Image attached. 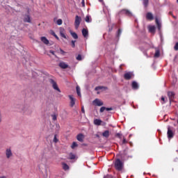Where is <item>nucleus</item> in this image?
I'll list each match as a JSON object with an SVG mask.
<instances>
[{
	"label": "nucleus",
	"instance_id": "ddd939ff",
	"mask_svg": "<svg viewBox=\"0 0 178 178\" xmlns=\"http://www.w3.org/2000/svg\"><path fill=\"white\" fill-rule=\"evenodd\" d=\"M58 66L61 68V69H67V67H69V65L66 64V63L65 62H60L58 65Z\"/></svg>",
	"mask_w": 178,
	"mask_h": 178
},
{
	"label": "nucleus",
	"instance_id": "5701e85b",
	"mask_svg": "<svg viewBox=\"0 0 178 178\" xmlns=\"http://www.w3.org/2000/svg\"><path fill=\"white\" fill-rule=\"evenodd\" d=\"M102 123V121L101 120L96 119L94 120V124L96 126H101V124Z\"/></svg>",
	"mask_w": 178,
	"mask_h": 178
},
{
	"label": "nucleus",
	"instance_id": "09e8293b",
	"mask_svg": "<svg viewBox=\"0 0 178 178\" xmlns=\"http://www.w3.org/2000/svg\"><path fill=\"white\" fill-rule=\"evenodd\" d=\"M81 3H82V6H86V3H84V0H82V2H81Z\"/></svg>",
	"mask_w": 178,
	"mask_h": 178
},
{
	"label": "nucleus",
	"instance_id": "9d476101",
	"mask_svg": "<svg viewBox=\"0 0 178 178\" xmlns=\"http://www.w3.org/2000/svg\"><path fill=\"white\" fill-rule=\"evenodd\" d=\"M65 29L63 27L60 28V37H62L63 38H65V40H67V37H66V35L65 34Z\"/></svg>",
	"mask_w": 178,
	"mask_h": 178
},
{
	"label": "nucleus",
	"instance_id": "4468645a",
	"mask_svg": "<svg viewBox=\"0 0 178 178\" xmlns=\"http://www.w3.org/2000/svg\"><path fill=\"white\" fill-rule=\"evenodd\" d=\"M156 20V24L157 25L158 30L161 31V28L162 27V24L161 23V20L158 19V17L155 18Z\"/></svg>",
	"mask_w": 178,
	"mask_h": 178
},
{
	"label": "nucleus",
	"instance_id": "de8ad7c7",
	"mask_svg": "<svg viewBox=\"0 0 178 178\" xmlns=\"http://www.w3.org/2000/svg\"><path fill=\"white\" fill-rule=\"evenodd\" d=\"M49 53L50 54H52V55H55V51H52V50H50L49 51Z\"/></svg>",
	"mask_w": 178,
	"mask_h": 178
},
{
	"label": "nucleus",
	"instance_id": "7c9ffc66",
	"mask_svg": "<svg viewBox=\"0 0 178 178\" xmlns=\"http://www.w3.org/2000/svg\"><path fill=\"white\" fill-rule=\"evenodd\" d=\"M159 55H161L159 50H156L154 54V58H159Z\"/></svg>",
	"mask_w": 178,
	"mask_h": 178
},
{
	"label": "nucleus",
	"instance_id": "a18cd8bd",
	"mask_svg": "<svg viewBox=\"0 0 178 178\" xmlns=\"http://www.w3.org/2000/svg\"><path fill=\"white\" fill-rule=\"evenodd\" d=\"M126 143H127V140H126V138H123L122 144H126Z\"/></svg>",
	"mask_w": 178,
	"mask_h": 178
},
{
	"label": "nucleus",
	"instance_id": "f257e3e1",
	"mask_svg": "<svg viewBox=\"0 0 178 178\" xmlns=\"http://www.w3.org/2000/svg\"><path fill=\"white\" fill-rule=\"evenodd\" d=\"M115 168L116 170L120 172L123 169V162L120 159H118L115 162Z\"/></svg>",
	"mask_w": 178,
	"mask_h": 178
},
{
	"label": "nucleus",
	"instance_id": "0eeeda50",
	"mask_svg": "<svg viewBox=\"0 0 178 178\" xmlns=\"http://www.w3.org/2000/svg\"><path fill=\"white\" fill-rule=\"evenodd\" d=\"M167 135H168V138L169 140L173 138V136H175V134L173 133V131H172V129H170V127H168Z\"/></svg>",
	"mask_w": 178,
	"mask_h": 178
},
{
	"label": "nucleus",
	"instance_id": "6ab92c4d",
	"mask_svg": "<svg viewBox=\"0 0 178 178\" xmlns=\"http://www.w3.org/2000/svg\"><path fill=\"white\" fill-rule=\"evenodd\" d=\"M6 155L8 159L10 158V156H12V155H13L12 150H10V149H7L6 152Z\"/></svg>",
	"mask_w": 178,
	"mask_h": 178
},
{
	"label": "nucleus",
	"instance_id": "412c9836",
	"mask_svg": "<svg viewBox=\"0 0 178 178\" xmlns=\"http://www.w3.org/2000/svg\"><path fill=\"white\" fill-rule=\"evenodd\" d=\"M102 136L105 138H108L109 137V131L106 130L102 134Z\"/></svg>",
	"mask_w": 178,
	"mask_h": 178
},
{
	"label": "nucleus",
	"instance_id": "c9c22d12",
	"mask_svg": "<svg viewBox=\"0 0 178 178\" xmlns=\"http://www.w3.org/2000/svg\"><path fill=\"white\" fill-rule=\"evenodd\" d=\"M62 23H63L62 19H58L57 20V24H58V26H62Z\"/></svg>",
	"mask_w": 178,
	"mask_h": 178
},
{
	"label": "nucleus",
	"instance_id": "a878e982",
	"mask_svg": "<svg viewBox=\"0 0 178 178\" xmlns=\"http://www.w3.org/2000/svg\"><path fill=\"white\" fill-rule=\"evenodd\" d=\"M91 17L90 15H87L85 18V22H86V23H91Z\"/></svg>",
	"mask_w": 178,
	"mask_h": 178
},
{
	"label": "nucleus",
	"instance_id": "aec40b11",
	"mask_svg": "<svg viewBox=\"0 0 178 178\" xmlns=\"http://www.w3.org/2000/svg\"><path fill=\"white\" fill-rule=\"evenodd\" d=\"M168 97L170 98V101H172V99H173V98H175V92H168Z\"/></svg>",
	"mask_w": 178,
	"mask_h": 178
},
{
	"label": "nucleus",
	"instance_id": "13d9d810",
	"mask_svg": "<svg viewBox=\"0 0 178 178\" xmlns=\"http://www.w3.org/2000/svg\"><path fill=\"white\" fill-rule=\"evenodd\" d=\"M177 3H178V0H177Z\"/></svg>",
	"mask_w": 178,
	"mask_h": 178
},
{
	"label": "nucleus",
	"instance_id": "1a4fd4ad",
	"mask_svg": "<svg viewBox=\"0 0 178 178\" xmlns=\"http://www.w3.org/2000/svg\"><path fill=\"white\" fill-rule=\"evenodd\" d=\"M94 105H96V106H102L104 105V102L102 101L99 100V99H95L93 101Z\"/></svg>",
	"mask_w": 178,
	"mask_h": 178
},
{
	"label": "nucleus",
	"instance_id": "c03bdc74",
	"mask_svg": "<svg viewBox=\"0 0 178 178\" xmlns=\"http://www.w3.org/2000/svg\"><path fill=\"white\" fill-rule=\"evenodd\" d=\"M2 122V113L0 111V123Z\"/></svg>",
	"mask_w": 178,
	"mask_h": 178
},
{
	"label": "nucleus",
	"instance_id": "4c0bfd02",
	"mask_svg": "<svg viewBox=\"0 0 178 178\" xmlns=\"http://www.w3.org/2000/svg\"><path fill=\"white\" fill-rule=\"evenodd\" d=\"M54 143H58V141H59V140L58 139V138H56V135H54V138L53 140Z\"/></svg>",
	"mask_w": 178,
	"mask_h": 178
},
{
	"label": "nucleus",
	"instance_id": "7ed1b4c3",
	"mask_svg": "<svg viewBox=\"0 0 178 178\" xmlns=\"http://www.w3.org/2000/svg\"><path fill=\"white\" fill-rule=\"evenodd\" d=\"M20 109L24 112V113H31V111L30 110V107L29 106H20Z\"/></svg>",
	"mask_w": 178,
	"mask_h": 178
},
{
	"label": "nucleus",
	"instance_id": "c756f323",
	"mask_svg": "<svg viewBox=\"0 0 178 178\" xmlns=\"http://www.w3.org/2000/svg\"><path fill=\"white\" fill-rule=\"evenodd\" d=\"M161 104H166L168 102V98H165L163 96L161 97Z\"/></svg>",
	"mask_w": 178,
	"mask_h": 178
},
{
	"label": "nucleus",
	"instance_id": "cd10ccee",
	"mask_svg": "<svg viewBox=\"0 0 178 178\" xmlns=\"http://www.w3.org/2000/svg\"><path fill=\"white\" fill-rule=\"evenodd\" d=\"M69 159H76V155L73 153H70Z\"/></svg>",
	"mask_w": 178,
	"mask_h": 178
},
{
	"label": "nucleus",
	"instance_id": "f704fd0d",
	"mask_svg": "<svg viewBox=\"0 0 178 178\" xmlns=\"http://www.w3.org/2000/svg\"><path fill=\"white\" fill-rule=\"evenodd\" d=\"M148 2H149V0H143V5L145 8H147V6H148Z\"/></svg>",
	"mask_w": 178,
	"mask_h": 178
},
{
	"label": "nucleus",
	"instance_id": "393cba45",
	"mask_svg": "<svg viewBox=\"0 0 178 178\" xmlns=\"http://www.w3.org/2000/svg\"><path fill=\"white\" fill-rule=\"evenodd\" d=\"M62 165H63V169L64 170H69L70 168L67 164H66L65 163H62Z\"/></svg>",
	"mask_w": 178,
	"mask_h": 178
},
{
	"label": "nucleus",
	"instance_id": "e433bc0d",
	"mask_svg": "<svg viewBox=\"0 0 178 178\" xmlns=\"http://www.w3.org/2000/svg\"><path fill=\"white\" fill-rule=\"evenodd\" d=\"M51 35H54V37H55L56 40H59V37H58V35H56V33H55V32H52Z\"/></svg>",
	"mask_w": 178,
	"mask_h": 178
},
{
	"label": "nucleus",
	"instance_id": "79ce46f5",
	"mask_svg": "<svg viewBox=\"0 0 178 178\" xmlns=\"http://www.w3.org/2000/svg\"><path fill=\"white\" fill-rule=\"evenodd\" d=\"M76 60H81V55L79 54L76 57Z\"/></svg>",
	"mask_w": 178,
	"mask_h": 178
},
{
	"label": "nucleus",
	"instance_id": "c85d7f7f",
	"mask_svg": "<svg viewBox=\"0 0 178 178\" xmlns=\"http://www.w3.org/2000/svg\"><path fill=\"white\" fill-rule=\"evenodd\" d=\"M95 91H99V90H105V87L104 86H97L95 88Z\"/></svg>",
	"mask_w": 178,
	"mask_h": 178
},
{
	"label": "nucleus",
	"instance_id": "b1692460",
	"mask_svg": "<svg viewBox=\"0 0 178 178\" xmlns=\"http://www.w3.org/2000/svg\"><path fill=\"white\" fill-rule=\"evenodd\" d=\"M70 34L72 37L74 38V40H77V38H79V35H77V33H76L75 32L70 31Z\"/></svg>",
	"mask_w": 178,
	"mask_h": 178
},
{
	"label": "nucleus",
	"instance_id": "2f4dec72",
	"mask_svg": "<svg viewBox=\"0 0 178 178\" xmlns=\"http://www.w3.org/2000/svg\"><path fill=\"white\" fill-rule=\"evenodd\" d=\"M76 92H77V95H79V97H81V92H80V87L76 86Z\"/></svg>",
	"mask_w": 178,
	"mask_h": 178
},
{
	"label": "nucleus",
	"instance_id": "f3484780",
	"mask_svg": "<svg viewBox=\"0 0 178 178\" xmlns=\"http://www.w3.org/2000/svg\"><path fill=\"white\" fill-rule=\"evenodd\" d=\"M40 40H41V41H42V42L43 43V44H45L46 45H48V44H49V40H48V39H47V38H45V37H42L41 38H40Z\"/></svg>",
	"mask_w": 178,
	"mask_h": 178
},
{
	"label": "nucleus",
	"instance_id": "603ef678",
	"mask_svg": "<svg viewBox=\"0 0 178 178\" xmlns=\"http://www.w3.org/2000/svg\"><path fill=\"white\" fill-rule=\"evenodd\" d=\"M95 136L97 138H99V134H96Z\"/></svg>",
	"mask_w": 178,
	"mask_h": 178
},
{
	"label": "nucleus",
	"instance_id": "4d7b16f0",
	"mask_svg": "<svg viewBox=\"0 0 178 178\" xmlns=\"http://www.w3.org/2000/svg\"><path fill=\"white\" fill-rule=\"evenodd\" d=\"M103 0H99V2H102Z\"/></svg>",
	"mask_w": 178,
	"mask_h": 178
},
{
	"label": "nucleus",
	"instance_id": "8fccbe9b",
	"mask_svg": "<svg viewBox=\"0 0 178 178\" xmlns=\"http://www.w3.org/2000/svg\"><path fill=\"white\" fill-rule=\"evenodd\" d=\"M106 111H112V107L106 108Z\"/></svg>",
	"mask_w": 178,
	"mask_h": 178
},
{
	"label": "nucleus",
	"instance_id": "f8f14e48",
	"mask_svg": "<svg viewBox=\"0 0 178 178\" xmlns=\"http://www.w3.org/2000/svg\"><path fill=\"white\" fill-rule=\"evenodd\" d=\"M24 22L25 23H31V17H30V15H26L24 16Z\"/></svg>",
	"mask_w": 178,
	"mask_h": 178
},
{
	"label": "nucleus",
	"instance_id": "a19ab883",
	"mask_svg": "<svg viewBox=\"0 0 178 178\" xmlns=\"http://www.w3.org/2000/svg\"><path fill=\"white\" fill-rule=\"evenodd\" d=\"M175 51H178V42H177L174 47Z\"/></svg>",
	"mask_w": 178,
	"mask_h": 178
},
{
	"label": "nucleus",
	"instance_id": "ea45409f",
	"mask_svg": "<svg viewBox=\"0 0 178 178\" xmlns=\"http://www.w3.org/2000/svg\"><path fill=\"white\" fill-rule=\"evenodd\" d=\"M106 107H104V106L101 107L100 113H102V112H104V111H106Z\"/></svg>",
	"mask_w": 178,
	"mask_h": 178
},
{
	"label": "nucleus",
	"instance_id": "423d86ee",
	"mask_svg": "<svg viewBox=\"0 0 178 178\" xmlns=\"http://www.w3.org/2000/svg\"><path fill=\"white\" fill-rule=\"evenodd\" d=\"M132 77H134V74L131 72H126L124 74V79H125V80H130Z\"/></svg>",
	"mask_w": 178,
	"mask_h": 178
},
{
	"label": "nucleus",
	"instance_id": "72a5a7b5",
	"mask_svg": "<svg viewBox=\"0 0 178 178\" xmlns=\"http://www.w3.org/2000/svg\"><path fill=\"white\" fill-rule=\"evenodd\" d=\"M71 47L72 48H75V47H76V40H72L71 41Z\"/></svg>",
	"mask_w": 178,
	"mask_h": 178
},
{
	"label": "nucleus",
	"instance_id": "864d4df0",
	"mask_svg": "<svg viewBox=\"0 0 178 178\" xmlns=\"http://www.w3.org/2000/svg\"><path fill=\"white\" fill-rule=\"evenodd\" d=\"M0 178H7L6 176H1Z\"/></svg>",
	"mask_w": 178,
	"mask_h": 178
},
{
	"label": "nucleus",
	"instance_id": "37998d69",
	"mask_svg": "<svg viewBox=\"0 0 178 178\" xmlns=\"http://www.w3.org/2000/svg\"><path fill=\"white\" fill-rule=\"evenodd\" d=\"M104 178H112V175H107Z\"/></svg>",
	"mask_w": 178,
	"mask_h": 178
},
{
	"label": "nucleus",
	"instance_id": "5fc2aeb1",
	"mask_svg": "<svg viewBox=\"0 0 178 178\" xmlns=\"http://www.w3.org/2000/svg\"><path fill=\"white\" fill-rule=\"evenodd\" d=\"M60 52H62V54H65V51L63 50H60Z\"/></svg>",
	"mask_w": 178,
	"mask_h": 178
},
{
	"label": "nucleus",
	"instance_id": "9b49d317",
	"mask_svg": "<svg viewBox=\"0 0 178 178\" xmlns=\"http://www.w3.org/2000/svg\"><path fill=\"white\" fill-rule=\"evenodd\" d=\"M76 139L78 140V141H79L80 143H83V141H84V136L83 135V134H79L76 136Z\"/></svg>",
	"mask_w": 178,
	"mask_h": 178
},
{
	"label": "nucleus",
	"instance_id": "473e14b6",
	"mask_svg": "<svg viewBox=\"0 0 178 178\" xmlns=\"http://www.w3.org/2000/svg\"><path fill=\"white\" fill-rule=\"evenodd\" d=\"M77 146H78L77 143L73 142V143H72V145H71V148H72V149H74V148H76V147H77Z\"/></svg>",
	"mask_w": 178,
	"mask_h": 178
},
{
	"label": "nucleus",
	"instance_id": "dca6fc26",
	"mask_svg": "<svg viewBox=\"0 0 178 178\" xmlns=\"http://www.w3.org/2000/svg\"><path fill=\"white\" fill-rule=\"evenodd\" d=\"M82 35L85 38H87V37H88V30L83 28L82 29Z\"/></svg>",
	"mask_w": 178,
	"mask_h": 178
},
{
	"label": "nucleus",
	"instance_id": "f03ea898",
	"mask_svg": "<svg viewBox=\"0 0 178 178\" xmlns=\"http://www.w3.org/2000/svg\"><path fill=\"white\" fill-rule=\"evenodd\" d=\"M50 83L52 85L54 90L60 92V89H59V87H58V83H56V81H54V79H50Z\"/></svg>",
	"mask_w": 178,
	"mask_h": 178
},
{
	"label": "nucleus",
	"instance_id": "bb28decb",
	"mask_svg": "<svg viewBox=\"0 0 178 178\" xmlns=\"http://www.w3.org/2000/svg\"><path fill=\"white\" fill-rule=\"evenodd\" d=\"M149 31L150 33H155V26H149Z\"/></svg>",
	"mask_w": 178,
	"mask_h": 178
},
{
	"label": "nucleus",
	"instance_id": "4be33fe9",
	"mask_svg": "<svg viewBox=\"0 0 178 178\" xmlns=\"http://www.w3.org/2000/svg\"><path fill=\"white\" fill-rule=\"evenodd\" d=\"M132 88L134 90H138V83H137L136 81L132 82Z\"/></svg>",
	"mask_w": 178,
	"mask_h": 178
},
{
	"label": "nucleus",
	"instance_id": "20e7f679",
	"mask_svg": "<svg viewBox=\"0 0 178 178\" xmlns=\"http://www.w3.org/2000/svg\"><path fill=\"white\" fill-rule=\"evenodd\" d=\"M80 23H81V17H79V15H76L75 17V28L79 29V26H80Z\"/></svg>",
	"mask_w": 178,
	"mask_h": 178
},
{
	"label": "nucleus",
	"instance_id": "39448f33",
	"mask_svg": "<svg viewBox=\"0 0 178 178\" xmlns=\"http://www.w3.org/2000/svg\"><path fill=\"white\" fill-rule=\"evenodd\" d=\"M120 13L121 15H126V16H129V17H131V16H133V13H131L130 10H127V9H123L122 10Z\"/></svg>",
	"mask_w": 178,
	"mask_h": 178
},
{
	"label": "nucleus",
	"instance_id": "6e6552de",
	"mask_svg": "<svg viewBox=\"0 0 178 178\" xmlns=\"http://www.w3.org/2000/svg\"><path fill=\"white\" fill-rule=\"evenodd\" d=\"M69 98L70 99V106H71V108H73V106L76 105V99H74L72 95H69Z\"/></svg>",
	"mask_w": 178,
	"mask_h": 178
},
{
	"label": "nucleus",
	"instance_id": "2eb2a0df",
	"mask_svg": "<svg viewBox=\"0 0 178 178\" xmlns=\"http://www.w3.org/2000/svg\"><path fill=\"white\" fill-rule=\"evenodd\" d=\"M121 34H122V29H120L116 33L115 42H118V41H119V38L120 37Z\"/></svg>",
	"mask_w": 178,
	"mask_h": 178
},
{
	"label": "nucleus",
	"instance_id": "49530a36",
	"mask_svg": "<svg viewBox=\"0 0 178 178\" xmlns=\"http://www.w3.org/2000/svg\"><path fill=\"white\" fill-rule=\"evenodd\" d=\"M81 112L82 113H86V111H84V107L81 108Z\"/></svg>",
	"mask_w": 178,
	"mask_h": 178
},
{
	"label": "nucleus",
	"instance_id": "6e6d98bb",
	"mask_svg": "<svg viewBox=\"0 0 178 178\" xmlns=\"http://www.w3.org/2000/svg\"><path fill=\"white\" fill-rule=\"evenodd\" d=\"M97 94H101V92H99V91H97Z\"/></svg>",
	"mask_w": 178,
	"mask_h": 178
},
{
	"label": "nucleus",
	"instance_id": "a211bd4d",
	"mask_svg": "<svg viewBox=\"0 0 178 178\" xmlns=\"http://www.w3.org/2000/svg\"><path fill=\"white\" fill-rule=\"evenodd\" d=\"M146 19H147V20H154V15L151 13H147L146 15Z\"/></svg>",
	"mask_w": 178,
	"mask_h": 178
},
{
	"label": "nucleus",
	"instance_id": "58836bf2",
	"mask_svg": "<svg viewBox=\"0 0 178 178\" xmlns=\"http://www.w3.org/2000/svg\"><path fill=\"white\" fill-rule=\"evenodd\" d=\"M51 118H52V120L54 121L56 120V119L58 118V117L55 114L51 115Z\"/></svg>",
	"mask_w": 178,
	"mask_h": 178
},
{
	"label": "nucleus",
	"instance_id": "3c124183",
	"mask_svg": "<svg viewBox=\"0 0 178 178\" xmlns=\"http://www.w3.org/2000/svg\"><path fill=\"white\" fill-rule=\"evenodd\" d=\"M120 136H121V134L119 133L116 134V136L118 137L119 138H120Z\"/></svg>",
	"mask_w": 178,
	"mask_h": 178
}]
</instances>
